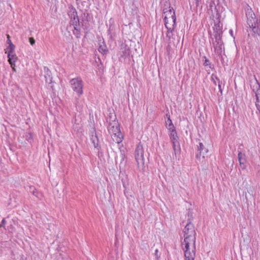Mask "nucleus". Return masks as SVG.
<instances>
[{"label": "nucleus", "mask_w": 260, "mask_h": 260, "mask_svg": "<svg viewBox=\"0 0 260 260\" xmlns=\"http://www.w3.org/2000/svg\"><path fill=\"white\" fill-rule=\"evenodd\" d=\"M184 240L182 246L184 251L185 260H194L196 256V235L193 225L188 223L184 228Z\"/></svg>", "instance_id": "1"}, {"label": "nucleus", "mask_w": 260, "mask_h": 260, "mask_svg": "<svg viewBox=\"0 0 260 260\" xmlns=\"http://www.w3.org/2000/svg\"><path fill=\"white\" fill-rule=\"evenodd\" d=\"M108 130L112 139L116 143L119 144L122 141L123 136L117 121L113 120L112 122L110 123L108 127Z\"/></svg>", "instance_id": "2"}, {"label": "nucleus", "mask_w": 260, "mask_h": 260, "mask_svg": "<svg viewBox=\"0 0 260 260\" xmlns=\"http://www.w3.org/2000/svg\"><path fill=\"white\" fill-rule=\"evenodd\" d=\"M70 85L74 93L78 98L82 95L83 93V83L80 78H76L71 79L70 81Z\"/></svg>", "instance_id": "3"}, {"label": "nucleus", "mask_w": 260, "mask_h": 260, "mask_svg": "<svg viewBox=\"0 0 260 260\" xmlns=\"http://www.w3.org/2000/svg\"><path fill=\"white\" fill-rule=\"evenodd\" d=\"M164 20L166 27L171 29V25H176L175 13L173 8L164 11Z\"/></svg>", "instance_id": "4"}, {"label": "nucleus", "mask_w": 260, "mask_h": 260, "mask_svg": "<svg viewBox=\"0 0 260 260\" xmlns=\"http://www.w3.org/2000/svg\"><path fill=\"white\" fill-rule=\"evenodd\" d=\"M168 130L170 139L173 145L174 153L176 155L177 152L180 149L178 136L176 131L175 127L168 129Z\"/></svg>", "instance_id": "5"}, {"label": "nucleus", "mask_w": 260, "mask_h": 260, "mask_svg": "<svg viewBox=\"0 0 260 260\" xmlns=\"http://www.w3.org/2000/svg\"><path fill=\"white\" fill-rule=\"evenodd\" d=\"M135 156L138 166L144 164V150L141 144H139L137 145L135 150Z\"/></svg>", "instance_id": "6"}, {"label": "nucleus", "mask_w": 260, "mask_h": 260, "mask_svg": "<svg viewBox=\"0 0 260 260\" xmlns=\"http://www.w3.org/2000/svg\"><path fill=\"white\" fill-rule=\"evenodd\" d=\"M238 160L241 168L245 169L246 168L245 163L246 161L245 154L242 152H239L238 153Z\"/></svg>", "instance_id": "7"}, {"label": "nucleus", "mask_w": 260, "mask_h": 260, "mask_svg": "<svg viewBox=\"0 0 260 260\" xmlns=\"http://www.w3.org/2000/svg\"><path fill=\"white\" fill-rule=\"evenodd\" d=\"M198 150L200 151V155H202L203 158L205 157V155L208 152V150L204 147L202 143H199Z\"/></svg>", "instance_id": "8"}, {"label": "nucleus", "mask_w": 260, "mask_h": 260, "mask_svg": "<svg viewBox=\"0 0 260 260\" xmlns=\"http://www.w3.org/2000/svg\"><path fill=\"white\" fill-rule=\"evenodd\" d=\"M8 61L11 66H15V62L17 60V57L15 54H8Z\"/></svg>", "instance_id": "9"}, {"label": "nucleus", "mask_w": 260, "mask_h": 260, "mask_svg": "<svg viewBox=\"0 0 260 260\" xmlns=\"http://www.w3.org/2000/svg\"><path fill=\"white\" fill-rule=\"evenodd\" d=\"M98 50L99 51L103 54H106L108 52L107 46L104 42L100 44Z\"/></svg>", "instance_id": "10"}, {"label": "nucleus", "mask_w": 260, "mask_h": 260, "mask_svg": "<svg viewBox=\"0 0 260 260\" xmlns=\"http://www.w3.org/2000/svg\"><path fill=\"white\" fill-rule=\"evenodd\" d=\"M175 26V25H171V27L172 28L171 29H170L168 27H166L168 29L167 32L166 34V36L168 38L169 41L170 42H171V39L172 38V37H173L172 31L174 29Z\"/></svg>", "instance_id": "11"}, {"label": "nucleus", "mask_w": 260, "mask_h": 260, "mask_svg": "<svg viewBox=\"0 0 260 260\" xmlns=\"http://www.w3.org/2000/svg\"><path fill=\"white\" fill-rule=\"evenodd\" d=\"M15 48V47L13 44L9 45L7 48L6 53L8 54H14Z\"/></svg>", "instance_id": "12"}, {"label": "nucleus", "mask_w": 260, "mask_h": 260, "mask_svg": "<svg viewBox=\"0 0 260 260\" xmlns=\"http://www.w3.org/2000/svg\"><path fill=\"white\" fill-rule=\"evenodd\" d=\"M166 126L168 129L175 127L169 116L168 117V119L166 121Z\"/></svg>", "instance_id": "13"}, {"label": "nucleus", "mask_w": 260, "mask_h": 260, "mask_svg": "<svg viewBox=\"0 0 260 260\" xmlns=\"http://www.w3.org/2000/svg\"><path fill=\"white\" fill-rule=\"evenodd\" d=\"M203 58L204 59V61L203 63L204 66L205 67H208L210 69H212V65L209 60L206 58V56H204Z\"/></svg>", "instance_id": "14"}, {"label": "nucleus", "mask_w": 260, "mask_h": 260, "mask_svg": "<svg viewBox=\"0 0 260 260\" xmlns=\"http://www.w3.org/2000/svg\"><path fill=\"white\" fill-rule=\"evenodd\" d=\"M91 140L95 148H97L99 146L98 140L96 136H92Z\"/></svg>", "instance_id": "15"}, {"label": "nucleus", "mask_w": 260, "mask_h": 260, "mask_svg": "<svg viewBox=\"0 0 260 260\" xmlns=\"http://www.w3.org/2000/svg\"><path fill=\"white\" fill-rule=\"evenodd\" d=\"M47 75L48 76V77H47V76H45L46 82L48 84H50L52 82V79L48 74H47Z\"/></svg>", "instance_id": "16"}, {"label": "nucleus", "mask_w": 260, "mask_h": 260, "mask_svg": "<svg viewBox=\"0 0 260 260\" xmlns=\"http://www.w3.org/2000/svg\"><path fill=\"white\" fill-rule=\"evenodd\" d=\"M29 42L31 45H34L35 44V40L33 38H29Z\"/></svg>", "instance_id": "17"}, {"label": "nucleus", "mask_w": 260, "mask_h": 260, "mask_svg": "<svg viewBox=\"0 0 260 260\" xmlns=\"http://www.w3.org/2000/svg\"><path fill=\"white\" fill-rule=\"evenodd\" d=\"M7 43L10 45H13V43L11 42V40H10V37L9 35H7Z\"/></svg>", "instance_id": "18"}, {"label": "nucleus", "mask_w": 260, "mask_h": 260, "mask_svg": "<svg viewBox=\"0 0 260 260\" xmlns=\"http://www.w3.org/2000/svg\"><path fill=\"white\" fill-rule=\"evenodd\" d=\"M77 13L75 9L73 10V16H74V19H75V17L76 16Z\"/></svg>", "instance_id": "19"}, {"label": "nucleus", "mask_w": 260, "mask_h": 260, "mask_svg": "<svg viewBox=\"0 0 260 260\" xmlns=\"http://www.w3.org/2000/svg\"><path fill=\"white\" fill-rule=\"evenodd\" d=\"M218 88H219V90L221 91V84H220V82H218Z\"/></svg>", "instance_id": "20"}, {"label": "nucleus", "mask_w": 260, "mask_h": 260, "mask_svg": "<svg viewBox=\"0 0 260 260\" xmlns=\"http://www.w3.org/2000/svg\"><path fill=\"white\" fill-rule=\"evenodd\" d=\"M12 68V70L14 72H15L16 71V69L15 68V66H11Z\"/></svg>", "instance_id": "21"}, {"label": "nucleus", "mask_w": 260, "mask_h": 260, "mask_svg": "<svg viewBox=\"0 0 260 260\" xmlns=\"http://www.w3.org/2000/svg\"><path fill=\"white\" fill-rule=\"evenodd\" d=\"M256 84H257L256 88H259V85L258 84L257 80H256Z\"/></svg>", "instance_id": "22"}, {"label": "nucleus", "mask_w": 260, "mask_h": 260, "mask_svg": "<svg viewBox=\"0 0 260 260\" xmlns=\"http://www.w3.org/2000/svg\"><path fill=\"white\" fill-rule=\"evenodd\" d=\"M158 249H156L155 251V254H156L158 252Z\"/></svg>", "instance_id": "23"}, {"label": "nucleus", "mask_w": 260, "mask_h": 260, "mask_svg": "<svg viewBox=\"0 0 260 260\" xmlns=\"http://www.w3.org/2000/svg\"><path fill=\"white\" fill-rule=\"evenodd\" d=\"M2 223H5V220H4V219H3V220H2Z\"/></svg>", "instance_id": "24"}, {"label": "nucleus", "mask_w": 260, "mask_h": 260, "mask_svg": "<svg viewBox=\"0 0 260 260\" xmlns=\"http://www.w3.org/2000/svg\"><path fill=\"white\" fill-rule=\"evenodd\" d=\"M231 34H232L233 31L232 30H230Z\"/></svg>", "instance_id": "25"}]
</instances>
